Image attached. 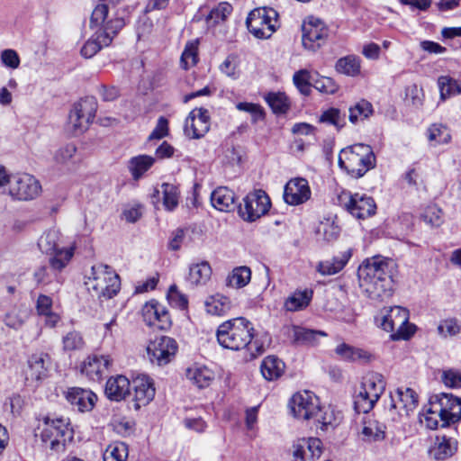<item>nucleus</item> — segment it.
<instances>
[{
  "label": "nucleus",
  "mask_w": 461,
  "mask_h": 461,
  "mask_svg": "<svg viewBox=\"0 0 461 461\" xmlns=\"http://www.w3.org/2000/svg\"><path fill=\"white\" fill-rule=\"evenodd\" d=\"M50 359V356L43 352L32 354L28 359L27 379L39 381L46 377Z\"/></svg>",
  "instance_id": "nucleus-25"
},
{
  "label": "nucleus",
  "mask_w": 461,
  "mask_h": 461,
  "mask_svg": "<svg viewBox=\"0 0 461 461\" xmlns=\"http://www.w3.org/2000/svg\"><path fill=\"white\" fill-rule=\"evenodd\" d=\"M318 398L310 391L298 392L293 395L290 401L293 414L302 420L312 419L318 409Z\"/></svg>",
  "instance_id": "nucleus-18"
},
{
  "label": "nucleus",
  "mask_w": 461,
  "mask_h": 461,
  "mask_svg": "<svg viewBox=\"0 0 461 461\" xmlns=\"http://www.w3.org/2000/svg\"><path fill=\"white\" fill-rule=\"evenodd\" d=\"M132 388L134 391L133 400L135 409L147 405L155 396V387L152 379L148 375H140L132 380Z\"/></svg>",
  "instance_id": "nucleus-23"
},
{
  "label": "nucleus",
  "mask_w": 461,
  "mask_h": 461,
  "mask_svg": "<svg viewBox=\"0 0 461 461\" xmlns=\"http://www.w3.org/2000/svg\"><path fill=\"white\" fill-rule=\"evenodd\" d=\"M290 332L293 337V342L296 344L312 345L316 341L318 336H326V333L323 331L309 330L295 325L290 328Z\"/></svg>",
  "instance_id": "nucleus-40"
},
{
  "label": "nucleus",
  "mask_w": 461,
  "mask_h": 461,
  "mask_svg": "<svg viewBox=\"0 0 461 461\" xmlns=\"http://www.w3.org/2000/svg\"><path fill=\"white\" fill-rule=\"evenodd\" d=\"M232 6L228 3H221L213 8L206 17L207 23L217 24L223 22L232 13Z\"/></svg>",
  "instance_id": "nucleus-54"
},
{
  "label": "nucleus",
  "mask_w": 461,
  "mask_h": 461,
  "mask_svg": "<svg viewBox=\"0 0 461 461\" xmlns=\"http://www.w3.org/2000/svg\"><path fill=\"white\" fill-rule=\"evenodd\" d=\"M163 194V205L166 210L173 211L178 205V189L176 185L168 183L161 185Z\"/></svg>",
  "instance_id": "nucleus-51"
},
{
  "label": "nucleus",
  "mask_w": 461,
  "mask_h": 461,
  "mask_svg": "<svg viewBox=\"0 0 461 461\" xmlns=\"http://www.w3.org/2000/svg\"><path fill=\"white\" fill-rule=\"evenodd\" d=\"M338 203L351 215L358 219L371 217L376 211L375 200L366 194H352L349 191L342 190L338 194Z\"/></svg>",
  "instance_id": "nucleus-9"
},
{
  "label": "nucleus",
  "mask_w": 461,
  "mask_h": 461,
  "mask_svg": "<svg viewBox=\"0 0 461 461\" xmlns=\"http://www.w3.org/2000/svg\"><path fill=\"white\" fill-rule=\"evenodd\" d=\"M285 363L275 356L266 357L260 366L263 377L267 381L278 379L285 371Z\"/></svg>",
  "instance_id": "nucleus-32"
},
{
  "label": "nucleus",
  "mask_w": 461,
  "mask_h": 461,
  "mask_svg": "<svg viewBox=\"0 0 461 461\" xmlns=\"http://www.w3.org/2000/svg\"><path fill=\"white\" fill-rule=\"evenodd\" d=\"M314 76L307 69H301L294 74L293 81L299 92L304 95H309L312 86Z\"/></svg>",
  "instance_id": "nucleus-49"
},
{
  "label": "nucleus",
  "mask_w": 461,
  "mask_h": 461,
  "mask_svg": "<svg viewBox=\"0 0 461 461\" xmlns=\"http://www.w3.org/2000/svg\"><path fill=\"white\" fill-rule=\"evenodd\" d=\"M141 313L144 322L149 327L164 330L171 327V317L167 307L156 300L147 302Z\"/></svg>",
  "instance_id": "nucleus-17"
},
{
  "label": "nucleus",
  "mask_w": 461,
  "mask_h": 461,
  "mask_svg": "<svg viewBox=\"0 0 461 461\" xmlns=\"http://www.w3.org/2000/svg\"><path fill=\"white\" fill-rule=\"evenodd\" d=\"M251 279V270L248 267H235L226 279L230 287L241 288L246 286Z\"/></svg>",
  "instance_id": "nucleus-43"
},
{
  "label": "nucleus",
  "mask_w": 461,
  "mask_h": 461,
  "mask_svg": "<svg viewBox=\"0 0 461 461\" xmlns=\"http://www.w3.org/2000/svg\"><path fill=\"white\" fill-rule=\"evenodd\" d=\"M129 456L128 446L122 441H114L107 446L104 454V461H127Z\"/></svg>",
  "instance_id": "nucleus-42"
},
{
  "label": "nucleus",
  "mask_w": 461,
  "mask_h": 461,
  "mask_svg": "<svg viewBox=\"0 0 461 461\" xmlns=\"http://www.w3.org/2000/svg\"><path fill=\"white\" fill-rule=\"evenodd\" d=\"M352 257V249H348L333 257L331 259L319 262L316 269L321 276H333L340 272Z\"/></svg>",
  "instance_id": "nucleus-26"
},
{
  "label": "nucleus",
  "mask_w": 461,
  "mask_h": 461,
  "mask_svg": "<svg viewBox=\"0 0 461 461\" xmlns=\"http://www.w3.org/2000/svg\"><path fill=\"white\" fill-rule=\"evenodd\" d=\"M312 419L321 425L322 429H327L329 426L336 427L339 424L342 413L330 405L322 408L318 405Z\"/></svg>",
  "instance_id": "nucleus-31"
},
{
  "label": "nucleus",
  "mask_w": 461,
  "mask_h": 461,
  "mask_svg": "<svg viewBox=\"0 0 461 461\" xmlns=\"http://www.w3.org/2000/svg\"><path fill=\"white\" fill-rule=\"evenodd\" d=\"M40 437L44 443H50L51 449H56L65 441V437L69 432V424L63 418L50 419L46 418L42 424L39 427Z\"/></svg>",
  "instance_id": "nucleus-16"
},
{
  "label": "nucleus",
  "mask_w": 461,
  "mask_h": 461,
  "mask_svg": "<svg viewBox=\"0 0 461 461\" xmlns=\"http://www.w3.org/2000/svg\"><path fill=\"white\" fill-rule=\"evenodd\" d=\"M335 353L343 360L355 362H367L371 358V354L366 350L350 346L347 343H340L335 348Z\"/></svg>",
  "instance_id": "nucleus-34"
},
{
  "label": "nucleus",
  "mask_w": 461,
  "mask_h": 461,
  "mask_svg": "<svg viewBox=\"0 0 461 461\" xmlns=\"http://www.w3.org/2000/svg\"><path fill=\"white\" fill-rule=\"evenodd\" d=\"M41 191L40 182L32 175L26 173H18L13 175L9 194L20 201H29L35 199Z\"/></svg>",
  "instance_id": "nucleus-15"
},
{
  "label": "nucleus",
  "mask_w": 461,
  "mask_h": 461,
  "mask_svg": "<svg viewBox=\"0 0 461 461\" xmlns=\"http://www.w3.org/2000/svg\"><path fill=\"white\" fill-rule=\"evenodd\" d=\"M312 295L311 289L296 290L285 299L284 309L287 312L302 311L310 304Z\"/></svg>",
  "instance_id": "nucleus-30"
},
{
  "label": "nucleus",
  "mask_w": 461,
  "mask_h": 461,
  "mask_svg": "<svg viewBox=\"0 0 461 461\" xmlns=\"http://www.w3.org/2000/svg\"><path fill=\"white\" fill-rule=\"evenodd\" d=\"M0 60L4 67L10 69L19 68L21 59L16 50L13 49H5L0 54Z\"/></svg>",
  "instance_id": "nucleus-59"
},
{
  "label": "nucleus",
  "mask_w": 461,
  "mask_h": 461,
  "mask_svg": "<svg viewBox=\"0 0 461 461\" xmlns=\"http://www.w3.org/2000/svg\"><path fill=\"white\" fill-rule=\"evenodd\" d=\"M212 205L221 212H229L234 206V193L227 187H218L211 194Z\"/></svg>",
  "instance_id": "nucleus-33"
},
{
  "label": "nucleus",
  "mask_w": 461,
  "mask_h": 461,
  "mask_svg": "<svg viewBox=\"0 0 461 461\" xmlns=\"http://www.w3.org/2000/svg\"><path fill=\"white\" fill-rule=\"evenodd\" d=\"M210 129V116L207 109L195 108L187 116L185 122V133L192 139L203 137Z\"/></svg>",
  "instance_id": "nucleus-19"
},
{
  "label": "nucleus",
  "mask_w": 461,
  "mask_h": 461,
  "mask_svg": "<svg viewBox=\"0 0 461 461\" xmlns=\"http://www.w3.org/2000/svg\"><path fill=\"white\" fill-rule=\"evenodd\" d=\"M178 349L177 342L168 336L156 337L147 346V355L149 361L158 366L170 363Z\"/></svg>",
  "instance_id": "nucleus-12"
},
{
  "label": "nucleus",
  "mask_w": 461,
  "mask_h": 461,
  "mask_svg": "<svg viewBox=\"0 0 461 461\" xmlns=\"http://www.w3.org/2000/svg\"><path fill=\"white\" fill-rule=\"evenodd\" d=\"M312 86L323 94H334L337 91V85L331 77L315 75Z\"/></svg>",
  "instance_id": "nucleus-57"
},
{
  "label": "nucleus",
  "mask_w": 461,
  "mask_h": 461,
  "mask_svg": "<svg viewBox=\"0 0 461 461\" xmlns=\"http://www.w3.org/2000/svg\"><path fill=\"white\" fill-rule=\"evenodd\" d=\"M97 111V101L94 96H86L77 102L68 116V124L73 128L74 134L85 131L93 122Z\"/></svg>",
  "instance_id": "nucleus-10"
},
{
  "label": "nucleus",
  "mask_w": 461,
  "mask_h": 461,
  "mask_svg": "<svg viewBox=\"0 0 461 461\" xmlns=\"http://www.w3.org/2000/svg\"><path fill=\"white\" fill-rule=\"evenodd\" d=\"M211 276L212 267L209 262L201 261L190 266L188 281L193 285H203L211 279Z\"/></svg>",
  "instance_id": "nucleus-35"
},
{
  "label": "nucleus",
  "mask_w": 461,
  "mask_h": 461,
  "mask_svg": "<svg viewBox=\"0 0 461 461\" xmlns=\"http://www.w3.org/2000/svg\"><path fill=\"white\" fill-rule=\"evenodd\" d=\"M395 396L397 400H395L393 395H390V411L398 409L400 414H402L401 411H402L408 416L418 406V395L411 388H398Z\"/></svg>",
  "instance_id": "nucleus-24"
},
{
  "label": "nucleus",
  "mask_w": 461,
  "mask_h": 461,
  "mask_svg": "<svg viewBox=\"0 0 461 461\" xmlns=\"http://www.w3.org/2000/svg\"><path fill=\"white\" fill-rule=\"evenodd\" d=\"M155 163V158L149 155L132 157L128 163L129 171L134 180L140 179Z\"/></svg>",
  "instance_id": "nucleus-37"
},
{
  "label": "nucleus",
  "mask_w": 461,
  "mask_h": 461,
  "mask_svg": "<svg viewBox=\"0 0 461 461\" xmlns=\"http://www.w3.org/2000/svg\"><path fill=\"white\" fill-rule=\"evenodd\" d=\"M302 42L303 47L311 51H316L325 42L329 35V29L319 18L310 16L302 25Z\"/></svg>",
  "instance_id": "nucleus-14"
},
{
  "label": "nucleus",
  "mask_w": 461,
  "mask_h": 461,
  "mask_svg": "<svg viewBox=\"0 0 461 461\" xmlns=\"http://www.w3.org/2000/svg\"><path fill=\"white\" fill-rule=\"evenodd\" d=\"M421 422L430 429H436L438 426H441V413L438 410H436L430 405L429 409L424 414V419Z\"/></svg>",
  "instance_id": "nucleus-63"
},
{
  "label": "nucleus",
  "mask_w": 461,
  "mask_h": 461,
  "mask_svg": "<svg viewBox=\"0 0 461 461\" xmlns=\"http://www.w3.org/2000/svg\"><path fill=\"white\" fill-rule=\"evenodd\" d=\"M119 0H99L92 12L90 27L95 32L81 49V54L85 58L90 59L103 47L109 46L113 38L125 25L122 18L111 16Z\"/></svg>",
  "instance_id": "nucleus-1"
},
{
  "label": "nucleus",
  "mask_w": 461,
  "mask_h": 461,
  "mask_svg": "<svg viewBox=\"0 0 461 461\" xmlns=\"http://www.w3.org/2000/svg\"><path fill=\"white\" fill-rule=\"evenodd\" d=\"M339 166L352 177L360 178L375 167V156L369 145L354 144L341 149Z\"/></svg>",
  "instance_id": "nucleus-4"
},
{
  "label": "nucleus",
  "mask_w": 461,
  "mask_h": 461,
  "mask_svg": "<svg viewBox=\"0 0 461 461\" xmlns=\"http://www.w3.org/2000/svg\"><path fill=\"white\" fill-rule=\"evenodd\" d=\"M113 365L109 355H93L88 357L82 364L81 372L89 380L99 382Z\"/></svg>",
  "instance_id": "nucleus-22"
},
{
  "label": "nucleus",
  "mask_w": 461,
  "mask_h": 461,
  "mask_svg": "<svg viewBox=\"0 0 461 461\" xmlns=\"http://www.w3.org/2000/svg\"><path fill=\"white\" fill-rule=\"evenodd\" d=\"M386 382L383 375L367 373L362 380L360 390L354 400V407L358 413L369 412L384 393Z\"/></svg>",
  "instance_id": "nucleus-6"
},
{
  "label": "nucleus",
  "mask_w": 461,
  "mask_h": 461,
  "mask_svg": "<svg viewBox=\"0 0 461 461\" xmlns=\"http://www.w3.org/2000/svg\"><path fill=\"white\" fill-rule=\"evenodd\" d=\"M198 61V42L196 41H188L181 55L180 63L184 69H188Z\"/></svg>",
  "instance_id": "nucleus-50"
},
{
  "label": "nucleus",
  "mask_w": 461,
  "mask_h": 461,
  "mask_svg": "<svg viewBox=\"0 0 461 461\" xmlns=\"http://www.w3.org/2000/svg\"><path fill=\"white\" fill-rule=\"evenodd\" d=\"M395 262L380 255L366 258L358 267L360 285L371 299L384 300L393 295Z\"/></svg>",
  "instance_id": "nucleus-2"
},
{
  "label": "nucleus",
  "mask_w": 461,
  "mask_h": 461,
  "mask_svg": "<svg viewBox=\"0 0 461 461\" xmlns=\"http://www.w3.org/2000/svg\"><path fill=\"white\" fill-rule=\"evenodd\" d=\"M230 300L222 294L212 295L205 301V310L212 315L223 316L230 312Z\"/></svg>",
  "instance_id": "nucleus-36"
},
{
  "label": "nucleus",
  "mask_w": 461,
  "mask_h": 461,
  "mask_svg": "<svg viewBox=\"0 0 461 461\" xmlns=\"http://www.w3.org/2000/svg\"><path fill=\"white\" fill-rule=\"evenodd\" d=\"M254 325L244 317L230 319L220 324L216 330L217 340L222 348L235 351L247 348L252 356L263 352V346L254 339Z\"/></svg>",
  "instance_id": "nucleus-3"
},
{
  "label": "nucleus",
  "mask_w": 461,
  "mask_h": 461,
  "mask_svg": "<svg viewBox=\"0 0 461 461\" xmlns=\"http://www.w3.org/2000/svg\"><path fill=\"white\" fill-rule=\"evenodd\" d=\"M374 113L373 105L370 102L362 99L348 108V120L356 124L359 121L367 119Z\"/></svg>",
  "instance_id": "nucleus-41"
},
{
  "label": "nucleus",
  "mask_w": 461,
  "mask_h": 461,
  "mask_svg": "<svg viewBox=\"0 0 461 461\" xmlns=\"http://www.w3.org/2000/svg\"><path fill=\"white\" fill-rule=\"evenodd\" d=\"M442 381L447 387L461 388V370L450 368L443 371Z\"/></svg>",
  "instance_id": "nucleus-62"
},
{
  "label": "nucleus",
  "mask_w": 461,
  "mask_h": 461,
  "mask_svg": "<svg viewBox=\"0 0 461 461\" xmlns=\"http://www.w3.org/2000/svg\"><path fill=\"white\" fill-rule=\"evenodd\" d=\"M311 195L312 191L305 178H293L285 185L284 200L289 205L303 204L311 198Z\"/></svg>",
  "instance_id": "nucleus-20"
},
{
  "label": "nucleus",
  "mask_w": 461,
  "mask_h": 461,
  "mask_svg": "<svg viewBox=\"0 0 461 461\" xmlns=\"http://www.w3.org/2000/svg\"><path fill=\"white\" fill-rule=\"evenodd\" d=\"M131 383L124 375L110 377L105 384L104 393L107 398L119 402L130 393Z\"/></svg>",
  "instance_id": "nucleus-27"
},
{
  "label": "nucleus",
  "mask_w": 461,
  "mask_h": 461,
  "mask_svg": "<svg viewBox=\"0 0 461 461\" xmlns=\"http://www.w3.org/2000/svg\"><path fill=\"white\" fill-rule=\"evenodd\" d=\"M438 85L442 100L461 94V83L447 76H441L438 79Z\"/></svg>",
  "instance_id": "nucleus-45"
},
{
  "label": "nucleus",
  "mask_w": 461,
  "mask_h": 461,
  "mask_svg": "<svg viewBox=\"0 0 461 461\" xmlns=\"http://www.w3.org/2000/svg\"><path fill=\"white\" fill-rule=\"evenodd\" d=\"M271 206L269 196L261 189L249 193L239 207L240 216L252 222L265 215Z\"/></svg>",
  "instance_id": "nucleus-11"
},
{
  "label": "nucleus",
  "mask_w": 461,
  "mask_h": 461,
  "mask_svg": "<svg viewBox=\"0 0 461 461\" xmlns=\"http://www.w3.org/2000/svg\"><path fill=\"white\" fill-rule=\"evenodd\" d=\"M409 312L400 306L384 308L375 316L376 324L387 332H392L391 337L394 339H408L413 331L408 329Z\"/></svg>",
  "instance_id": "nucleus-7"
},
{
  "label": "nucleus",
  "mask_w": 461,
  "mask_h": 461,
  "mask_svg": "<svg viewBox=\"0 0 461 461\" xmlns=\"http://www.w3.org/2000/svg\"><path fill=\"white\" fill-rule=\"evenodd\" d=\"M421 217L427 224L432 227H439L444 222L443 212L436 204L428 205Z\"/></svg>",
  "instance_id": "nucleus-53"
},
{
  "label": "nucleus",
  "mask_w": 461,
  "mask_h": 461,
  "mask_svg": "<svg viewBox=\"0 0 461 461\" xmlns=\"http://www.w3.org/2000/svg\"><path fill=\"white\" fill-rule=\"evenodd\" d=\"M77 152V147L72 144H67L60 147L54 154V159L59 164H66L73 158Z\"/></svg>",
  "instance_id": "nucleus-61"
},
{
  "label": "nucleus",
  "mask_w": 461,
  "mask_h": 461,
  "mask_svg": "<svg viewBox=\"0 0 461 461\" xmlns=\"http://www.w3.org/2000/svg\"><path fill=\"white\" fill-rule=\"evenodd\" d=\"M63 349L66 351L80 350L85 342L83 337L78 331L72 330L68 332L62 339Z\"/></svg>",
  "instance_id": "nucleus-56"
},
{
  "label": "nucleus",
  "mask_w": 461,
  "mask_h": 461,
  "mask_svg": "<svg viewBox=\"0 0 461 461\" xmlns=\"http://www.w3.org/2000/svg\"><path fill=\"white\" fill-rule=\"evenodd\" d=\"M335 68L340 74L348 77H357L360 74L361 59L356 55H348L338 59Z\"/></svg>",
  "instance_id": "nucleus-38"
},
{
  "label": "nucleus",
  "mask_w": 461,
  "mask_h": 461,
  "mask_svg": "<svg viewBox=\"0 0 461 461\" xmlns=\"http://www.w3.org/2000/svg\"><path fill=\"white\" fill-rule=\"evenodd\" d=\"M64 395L72 409L79 412L91 411L97 401L94 392L81 387H69Z\"/></svg>",
  "instance_id": "nucleus-21"
},
{
  "label": "nucleus",
  "mask_w": 461,
  "mask_h": 461,
  "mask_svg": "<svg viewBox=\"0 0 461 461\" xmlns=\"http://www.w3.org/2000/svg\"><path fill=\"white\" fill-rule=\"evenodd\" d=\"M85 285L92 296L98 299H111L121 288L119 276L107 265L96 264L91 267Z\"/></svg>",
  "instance_id": "nucleus-5"
},
{
  "label": "nucleus",
  "mask_w": 461,
  "mask_h": 461,
  "mask_svg": "<svg viewBox=\"0 0 461 461\" xmlns=\"http://www.w3.org/2000/svg\"><path fill=\"white\" fill-rule=\"evenodd\" d=\"M168 133V121L161 116L158 118V122L150 135L149 140H160L166 137Z\"/></svg>",
  "instance_id": "nucleus-64"
},
{
  "label": "nucleus",
  "mask_w": 461,
  "mask_h": 461,
  "mask_svg": "<svg viewBox=\"0 0 461 461\" xmlns=\"http://www.w3.org/2000/svg\"><path fill=\"white\" fill-rule=\"evenodd\" d=\"M265 99L274 113L283 114L289 110L290 103L284 93H269Z\"/></svg>",
  "instance_id": "nucleus-46"
},
{
  "label": "nucleus",
  "mask_w": 461,
  "mask_h": 461,
  "mask_svg": "<svg viewBox=\"0 0 461 461\" xmlns=\"http://www.w3.org/2000/svg\"><path fill=\"white\" fill-rule=\"evenodd\" d=\"M49 255V264L50 267L55 271H61L72 259L74 256V248H59Z\"/></svg>",
  "instance_id": "nucleus-39"
},
{
  "label": "nucleus",
  "mask_w": 461,
  "mask_h": 461,
  "mask_svg": "<svg viewBox=\"0 0 461 461\" xmlns=\"http://www.w3.org/2000/svg\"><path fill=\"white\" fill-rule=\"evenodd\" d=\"M385 426L376 420L365 422L362 434L366 440L380 441L385 438Z\"/></svg>",
  "instance_id": "nucleus-48"
},
{
  "label": "nucleus",
  "mask_w": 461,
  "mask_h": 461,
  "mask_svg": "<svg viewBox=\"0 0 461 461\" xmlns=\"http://www.w3.org/2000/svg\"><path fill=\"white\" fill-rule=\"evenodd\" d=\"M428 139L429 140L435 141L438 144H446L450 141L451 135L446 125L434 123L428 129Z\"/></svg>",
  "instance_id": "nucleus-52"
},
{
  "label": "nucleus",
  "mask_w": 461,
  "mask_h": 461,
  "mask_svg": "<svg viewBox=\"0 0 461 461\" xmlns=\"http://www.w3.org/2000/svg\"><path fill=\"white\" fill-rule=\"evenodd\" d=\"M239 59L236 55H229L220 66L221 73L231 78H237L240 75L238 69Z\"/></svg>",
  "instance_id": "nucleus-58"
},
{
  "label": "nucleus",
  "mask_w": 461,
  "mask_h": 461,
  "mask_svg": "<svg viewBox=\"0 0 461 461\" xmlns=\"http://www.w3.org/2000/svg\"><path fill=\"white\" fill-rule=\"evenodd\" d=\"M429 404L441 413V427L443 428L461 420V398L452 393H442L435 395Z\"/></svg>",
  "instance_id": "nucleus-13"
},
{
  "label": "nucleus",
  "mask_w": 461,
  "mask_h": 461,
  "mask_svg": "<svg viewBox=\"0 0 461 461\" xmlns=\"http://www.w3.org/2000/svg\"><path fill=\"white\" fill-rule=\"evenodd\" d=\"M59 233L56 230L45 231L38 240V247L41 252L50 254L59 249Z\"/></svg>",
  "instance_id": "nucleus-47"
},
{
  "label": "nucleus",
  "mask_w": 461,
  "mask_h": 461,
  "mask_svg": "<svg viewBox=\"0 0 461 461\" xmlns=\"http://www.w3.org/2000/svg\"><path fill=\"white\" fill-rule=\"evenodd\" d=\"M438 333L442 338L454 337L460 333L461 325L455 318L441 321L438 325Z\"/></svg>",
  "instance_id": "nucleus-55"
},
{
  "label": "nucleus",
  "mask_w": 461,
  "mask_h": 461,
  "mask_svg": "<svg viewBox=\"0 0 461 461\" xmlns=\"http://www.w3.org/2000/svg\"><path fill=\"white\" fill-rule=\"evenodd\" d=\"M214 377V372L205 366L194 365L186 369V378L200 389L208 387Z\"/></svg>",
  "instance_id": "nucleus-28"
},
{
  "label": "nucleus",
  "mask_w": 461,
  "mask_h": 461,
  "mask_svg": "<svg viewBox=\"0 0 461 461\" xmlns=\"http://www.w3.org/2000/svg\"><path fill=\"white\" fill-rule=\"evenodd\" d=\"M319 122L333 125L337 130H340L346 125V114L339 108L330 107L321 113Z\"/></svg>",
  "instance_id": "nucleus-44"
},
{
  "label": "nucleus",
  "mask_w": 461,
  "mask_h": 461,
  "mask_svg": "<svg viewBox=\"0 0 461 461\" xmlns=\"http://www.w3.org/2000/svg\"><path fill=\"white\" fill-rule=\"evenodd\" d=\"M277 17V12L271 7L256 8L247 18V28L256 38L267 39L276 29Z\"/></svg>",
  "instance_id": "nucleus-8"
},
{
  "label": "nucleus",
  "mask_w": 461,
  "mask_h": 461,
  "mask_svg": "<svg viewBox=\"0 0 461 461\" xmlns=\"http://www.w3.org/2000/svg\"><path fill=\"white\" fill-rule=\"evenodd\" d=\"M456 449L457 442L456 439L445 435H438L431 454L438 460H445L452 456Z\"/></svg>",
  "instance_id": "nucleus-29"
},
{
  "label": "nucleus",
  "mask_w": 461,
  "mask_h": 461,
  "mask_svg": "<svg viewBox=\"0 0 461 461\" xmlns=\"http://www.w3.org/2000/svg\"><path fill=\"white\" fill-rule=\"evenodd\" d=\"M236 108L240 111L250 113L252 116L253 122H257L258 121L264 119L265 113L262 107L259 104L241 102L237 104Z\"/></svg>",
  "instance_id": "nucleus-60"
}]
</instances>
